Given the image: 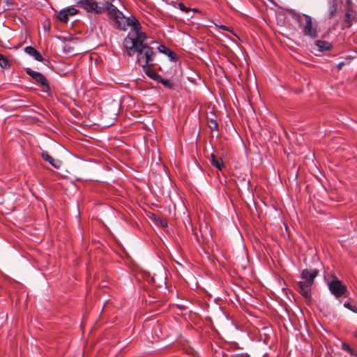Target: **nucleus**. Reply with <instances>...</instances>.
I'll return each instance as SVG.
<instances>
[{
	"mask_svg": "<svg viewBox=\"0 0 357 357\" xmlns=\"http://www.w3.org/2000/svg\"><path fill=\"white\" fill-rule=\"evenodd\" d=\"M126 31L130 27L127 36L123 42V50L128 56L137 55V63L143 70L154 65L155 53L153 52V45H158L156 40H153L142 31V26L138 20L132 15L127 17Z\"/></svg>",
	"mask_w": 357,
	"mask_h": 357,
	"instance_id": "nucleus-1",
	"label": "nucleus"
},
{
	"mask_svg": "<svg viewBox=\"0 0 357 357\" xmlns=\"http://www.w3.org/2000/svg\"><path fill=\"white\" fill-rule=\"evenodd\" d=\"M115 0H105L100 3L94 0H79L77 6L82 8L86 13L100 15L107 12V15L116 24L120 29H125L127 17L113 4Z\"/></svg>",
	"mask_w": 357,
	"mask_h": 357,
	"instance_id": "nucleus-2",
	"label": "nucleus"
},
{
	"mask_svg": "<svg viewBox=\"0 0 357 357\" xmlns=\"http://www.w3.org/2000/svg\"><path fill=\"white\" fill-rule=\"evenodd\" d=\"M319 274L315 268H305L301 271V280L298 282V291L306 299L311 298V287Z\"/></svg>",
	"mask_w": 357,
	"mask_h": 357,
	"instance_id": "nucleus-3",
	"label": "nucleus"
},
{
	"mask_svg": "<svg viewBox=\"0 0 357 357\" xmlns=\"http://www.w3.org/2000/svg\"><path fill=\"white\" fill-rule=\"evenodd\" d=\"M304 22H303L302 17L301 16V28L302 33L304 36H308L311 38L317 37V24L312 18L308 15H303Z\"/></svg>",
	"mask_w": 357,
	"mask_h": 357,
	"instance_id": "nucleus-4",
	"label": "nucleus"
},
{
	"mask_svg": "<svg viewBox=\"0 0 357 357\" xmlns=\"http://www.w3.org/2000/svg\"><path fill=\"white\" fill-rule=\"evenodd\" d=\"M328 287L330 292L337 298L344 295L347 291L346 286L335 276L330 282H328Z\"/></svg>",
	"mask_w": 357,
	"mask_h": 357,
	"instance_id": "nucleus-5",
	"label": "nucleus"
},
{
	"mask_svg": "<svg viewBox=\"0 0 357 357\" xmlns=\"http://www.w3.org/2000/svg\"><path fill=\"white\" fill-rule=\"evenodd\" d=\"M26 73L40 85L45 86L47 90L50 89L47 80L42 73L35 71L31 68H26Z\"/></svg>",
	"mask_w": 357,
	"mask_h": 357,
	"instance_id": "nucleus-6",
	"label": "nucleus"
},
{
	"mask_svg": "<svg viewBox=\"0 0 357 357\" xmlns=\"http://www.w3.org/2000/svg\"><path fill=\"white\" fill-rule=\"evenodd\" d=\"M79 12L78 10L73 7H67L59 11L57 17L63 22H67L70 16L74 15Z\"/></svg>",
	"mask_w": 357,
	"mask_h": 357,
	"instance_id": "nucleus-7",
	"label": "nucleus"
},
{
	"mask_svg": "<svg viewBox=\"0 0 357 357\" xmlns=\"http://www.w3.org/2000/svg\"><path fill=\"white\" fill-rule=\"evenodd\" d=\"M157 49L159 52L167 55L171 61H176L177 56L176 54L167 46L158 43Z\"/></svg>",
	"mask_w": 357,
	"mask_h": 357,
	"instance_id": "nucleus-8",
	"label": "nucleus"
},
{
	"mask_svg": "<svg viewBox=\"0 0 357 357\" xmlns=\"http://www.w3.org/2000/svg\"><path fill=\"white\" fill-rule=\"evenodd\" d=\"M24 52L29 55L33 56L36 61H42L43 56L40 53L31 46H27L24 48Z\"/></svg>",
	"mask_w": 357,
	"mask_h": 357,
	"instance_id": "nucleus-9",
	"label": "nucleus"
},
{
	"mask_svg": "<svg viewBox=\"0 0 357 357\" xmlns=\"http://www.w3.org/2000/svg\"><path fill=\"white\" fill-rule=\"evenodd\" d=\"M315 46L317 47V50L320 52H323L325 51H328L331 49L332 45L325 40H317L314 43Z\"/></svg>",
	"mask_w": 357,
	"mask_h": 357,
	"instance_id": "nucleus-10",
	"label": "nucleus"
},
{
	"mask_svg": "<svg viewBox=\"0 0 357 357\" xmlns=\"http://www.w3.org/2000/svg\"><path fill=\"white\" fill-rule=\"evenodd\" d=\"M328 17L332 18L336 13L337 9V0H328Z\"/></svg>",
	"mask_w": 357,
	"mask_h": 357,
	"instance_id": "nucleus-11",
	"label": "nucleus"
},
{
	"mask_svg": "<svg viewBox=\"0 0 357 357\" xmlns=\"http://www.w3.org/2000/svg\"><path fill=\"white\" fill-rule=\"evenodd\" d=\"M210 162L212 166L217 168L218 170H221L223 167V162L220 158L216 157L214 154L211 155Z\"/></svg>",
	"mask_w": 357,
	"mask_h": 357,
	"instance_id": "nucleus-12",
	"label": "nucleus"
},
{
	"mask_svg": "<svg viewBox=\"0 0 357 357\" xmlns=\"http://www.w3.org/2000/svg\"><path fill=\"white\" fill-rule=\"evenodd\" d=\"M150 78L152 79L157 81L158 82L160 81L162 77L160 75L156 73L154 70H151L150 67H148L146 70H143Z\"/></svg>",
	"mask_w": 357,
	"mask_h": 357,
	"instance_id": "nucleus-13",
	"label": "nucleus"
},
{
	"mask_svg": "<svg viewBox=\"0 0 357 357\" xmlns=\"http://www.w3.org/2000/svg\"><path fill=\"white\" fill-rule=\"evenodd\" d=\"M356 17V12L349 9V7L346 8L345 20L347 22H351Z\"/></svg>",
	"mask_w": 357,
	"mask_h": 357,
	"instance_id": "nucleus-14",
	"label": "nucleus"
},
{
	"mask_svg": "<svg viewBox=\"0 0 357 357\" xmlns=\"http://www.w3.org/2000/svg\"><path fill=\"white\" fill-rule=\"evenodd\" d=\"M0 66L3 68H8L10 67L8 59L1 54H0Z\"/></svg>",
	"mask_w": 357,
	"mask_h": 357,
	"instance_id": "nucleus-15",
	"label": "nucleus"
},
{
	"mask_svg": "<svg viewBox=\"0 0 357 357\" xmlns=\"http://www.w3.org/2000/svg\"><path fill=\"white\" fill-rule=\"evenodd\" d=\"M208 128L212 130H215L217 131L218 130V124L216 121L215 119H210L208 120Z\"/></svg>",
	"mask_w": 357,
	"mask_h": 357,
	"instance_id": "nucleus-16",
	"label": "nucleus"
},
{
	"mask_svg": "<svg viewBox=\"0 0 357 357\" xmlns=\"http://www.w3.org/2000/svg\"><path fill=\"white\" fill-rule=\"evenodd\" d=\"M158 82L162 84V85L167 89H172L174 86L172 82L170 79H164L162 77L160 78Z\"/></svg>",
	"mask_w": 357,
	"mask_h": 357,
	"instance_id": "nucleus-17",
	"label": "nucleus"
},
{
	"mask_svg": "<svg viewBox=\"0 0 357 357\" xmlns=\"http://www.w3.org/2000/svg\"><path fill=\"white\" fill-rule=\"evenodd\" d=\"M41 156L42 158L45 160L47 161V162H49L50 164V162L53 160V158L48 153L47 151H43L42 153H41Z\"/></svg>",
	"mask_w": 357,
	"mask_h": 357,
	"instance_id": "nucleus-18",
	"label": "nucleus"
},
{
	"mask_svg": "<svg viewBox=\"0 0 357 357\" xmlns=\"http://www.w3.org/2000/svg\"><path fill=\"white\" fill-rule=\"evenodd\" d=\"M63 52L67 54H73L74 49L69 44H66L63 46Z\"/></svg>",
	"mask_w": 357,
	"mask_h": 357,
	"instance_id": "nucleus-19",
	"label": "nucleus"
},
{
	"mask_svg": "<svg viewBox=\"0 0 357 357\" xmlns=\"http://www.w3.org/2000/svg\"><path fill=\"white\" fill-rule=\"evenodd\" d=\"M344 307L355 313H357V306L351 305L349 302H345L344 303Z\"/></svg>",
	"mask_w": 357,
	"mask_h": 357,
	"instance_id": "nucleus-20",
	"label": "nucleus"
},
{
	"mask_svg": "<svg viewBox=\"0 0 357 357\" xmlns=\"http://www.w3.org/2000/svg\"><path fill=\"white\" fill-rule=\"evenodd\" d=\"M342 348L344 351L348 352L351 355L354 354V351L349 344L346 343H342Z\"/></svg>",
	"mask_w": 357,
	"mask_h": 357,
	"instance_id": "nucleus-21",
	"label": "nucleus"
},
{
	"mask_svg": "<svg viewBox=\"0 0 357 357\" xmlns=\"http://www.w3.org/2000/svg\"><path fill=\"white\" fill-rule=\"evenodd\" d=\"M50 165L56 169H60L62 165V162L58 159H53Z\"/></svg>",
	"mask_w": 357,
	"mask_h": 357,
	"instance_id": "nucleus-22",
	"label": "nucleus"
},
{
	"mask_svg": "<svg viewBox=\"0 0 357 357\" xmlns=\"http://www.w3.org/2000/svg\"><path fill=\"white\" fill-rule=\"evenodd\" d=\"M177 8H178L181 11L185 13H188L190 10V8L189 7H187L185 5L181 2L177 4Z\"/></svg>",
	"mask_w": 357,
	"mask_h": 357,
	"instance_id": "nucleus-23",
	"label": "nucleus"
},
{
	"mask_svg": "<svg viewBox=\"0 0 357 357\" xmlns=\"http://www.w3.org/2000/svg\"><path fill=\"white\" fill-rule=\"evenodd\" d=\"M215 26H216L218 28H219V29H222V30L227 31H230V29H229V27H227V26H225V25H222V24L218 25V24H215Z\"/></svg>",
	"mask_w": 357,
	"mask_h": 357,
	"instance_id": "nucleus-24",
	"label": "nucleus"
},
{
	"mask_svg": "<svg viewBox=\"0 0 357 357\" xmlns=\"http://www.w3.org/2000/svg\"><path fill=\"white\" fill-rule=\"evenodd\" d=\"M347 63V61H341L337 65V68L338 70H341L342 68V67L346 65Z\"/></svg>",
	"mask_w": 357,
	"mask_h": 357,
	"instance_id": "nucleus-25",
	"label": "nucleus"
},
{
	"mask_svg": "<svg viewBox=\"0 0 357 357\" xmlns=\"http://www.w3.org/2000/svg\"><path fill=\"white\" fill-rule=\"evenodd\" d=\"M351 0L346 1L347 7H349L351 6Z\"/></svg>",
	"mask_w": 357,
	"mask_h": 357,
	"instance_id": "nucleus-26",
	"label": "nucleus"
}]
</instances>
